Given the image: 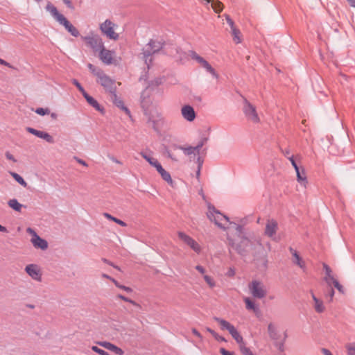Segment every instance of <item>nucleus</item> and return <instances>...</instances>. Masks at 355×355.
Instances as JSON below:
<instances>
[{
    "mask_svg": "<svg viewBox=\"0 0 355 355\" xmlns=\"http://www.w3.org/2000/svg\"><path fill=\"white\" fill-rule=\"evenodd\" d=\"M240 243H236L234 240L227 236V245L230 248H229V252L231 253V248L234 250L239 254L242 257H245L248 254L250 249L252 248V242L246 236L241 238Z\"/></svg>",
    "mask_w": 355,
    "mask_h": 355,
    "instance_id": "obj_1",
    "label": "nucleus"
},
{
    "mask_svg": "<svg viewBox=\"0 0 355 355\" xmlns=\"http://www.w3.org/2000/svg\"><path fill=\"white\" fill-rule=\"evenodd\" d=\"M164 46V43L161 41L150 40L148 44L143 48L141 54L148 68L150 67V64L152 62L151 55L162 50Z\"/></svg>",
    "mask_w": 355,
    "mask_h": 355,
    "instance_id": "obj_2",
    "label": "nucleus"
},
{
    "mask_svg": "<svg viewBox=\"0 0 355 355\" xmlns=\"http://www.w3.org/2000/svg\"><path fill=\"white\" fill-rule=\"evenodd\" d=\"M208 218L213 221L219 228L222 230H226L227 227H225V223H230V218L220 213L218 210H217L214 206L211 204L208 205V212L207 213Z\"/></svg>",
    "mask_w": 355,
    "mask_h": 355,
    "instance_id": "obj_3",
    "label": "nucleus"
},
{
    "mask_svg": "<svg viewBox=\"0 0 355 355\" xmlns=\"http://www.w3.org/2000/svg\"><path fill=\"white\" fill-rule=\"evenodd\" d=\"M81 39L85 41L94 53H98L104 46L103 39L98 34L93 31L89 32L87 36H82Z\"/></svg>",
    "mask_w": 355,
    "mask_h": 355,
    "instance_id": "obj_4",
    "label": "nucleus"
},
{
    "mask_svg": "<svg viewBox=\"0 0 355 355\" xmlns=\"http://www.w3.org/2000/svg\"><path fill=\"white\" fill-rule=\"evenodd\" d=\"M214 320L220 325V329L222 330L228 331L238 344L240 345L243 342V337L240 335L234 326L230 324L228 321L218 317H214Z\"/></svg>",
    "mask_w": 355,
    "mask_h": 355,
    "instance_id": "obj_5",
    "label": "nucleus"
},
{
    "mask_svg": "<svg viewBox=\"0 0 355 355\" xmlns=\"http://www.w3.org/2000/svg\"><path fill=\"white\" fill-rule=\"evenodd\" d=\"M147 116V123H150L153 129L157 132H160V127L164 125L165 120L162 114L157 110L146 112L144 114Z\"/></svg>",
    "mask_w": 355,
    "mask_h": 355,
    "instance_id": "obj_6",
    "label": "nucleus"
},
{
    "mask_svg": "<svg viewBox=\"0 0 355 355\" xmlns=\"http://www.w3.org/2000/svg\"><path fill=\"white\" fill-rule=\"evenodd\" d=\"M248 288L253 297L262 299L267 295V290L263 283L259 280H252L248 284Z\"/></svg>",
    "mask_w": 355,
    "mask_h": 355,
    "instance_id": "obj_7",
    "label": "nucleus"
},
{
    "mask_svg": "<svg viewBox=\"0 0 355 355\" xmlns=\"http://www.w3.org/2000/svg\"><path fill=\"white\" fill-rule=\"evenodd\" d=\"M116 25L110 19H106L99 25L101 33L110 40H117L119 37L118 33H115L114 28Z\"/></svg>",
    "mask_w": 355,
    "mask_h": 355,
    "instance_id": "obj_8",
    "label": "nucleus"
},
{
    "mask_svg": "<svg viewBox=\"0 0 355 355\" xmlns=\"http://www.w3.org/2000/svg\"><path fill=\"white\" fill-rule=\"evenodd\" d=\"M189 55L191 58V59L198 62L202 67L206 69V71L212 75V76L215 78H218V73L216 72L215 69L209 64V63L205 60L202 57L200 56L196 53L194 51H189Z\"/></svg>",
    "mask_w": 355,
    "mask_h": 355,
    "instance_id": "obj_9",
    "label": "nucleus"
},
{
    "mask_svg": "<svg viewBox=\"0 0 355 355\" xmlns=\"http://www.w3.org/2000/svg\"><path fill=\"white\" fill-rule=\"evenodd\" d=\"M97 78V82L110 94L116 92L114 80L107 76L104 71Z\"/></svg>",
    "mask_w": 355,
    "mask_h": 355,
    "instance_id": "obj_10",
    "label": "nucleus"
},
{
    "mask_svg": "<svg viewBox=\"0 0 355 355\" xmlns=\"http://www.w3.org/2000/svg\"><path fill=\"white\" fill-rule=\"evenodd\" d=\"M243 112L248 120L254 123L259 122V117L257 114L256 107L252 105L246 98L243 101Z\"/></svg>",
    "mask_w": 355,
    "mask_h": 355,
    "instance_id": "obj_11",
    "label": "nucleus"
},
{
    "mask_svg": "<svg viewBox=\"0 0 355 355\" xmlns=\"http://www.w3.org/2000/svg\"><path fill=\"white\" fill-rule=\"evenodd\" d=\"M98 58L106 65H110L113 63L115 55L114 51L107 49L105 46L98 53Z\"/></svg>",
    "mask_w": 355,
    "mask_h": 355,
    "instance_id": "obj_12",
    "label": "nucleus"
},
{
    "mask_svg": "<svg viewBox=\"0 0 355 355\" xmlns=\"http://www.w3.org/2000/svg\"><path fill=\"white\" fill-rule=\"evenodd\" d=\"M178 237L187 244L194 252L197 253L200 252L201 248L199 244L189 235L186 234L184 232H179Z\"/></svg>",
    "mask_w": 355,
    "mask_h": 355,
    "instance_id": "obj_13",
    "label": "nucleus"
},
{
    "mask_svg": "<svg viewBox=\"0 0 355 355\" xmlns=\"http://www.w3.org/2000/svg\"><path fill=\"white\" fill-rule=\"evenodd\" d=\"M277 230L278 223L277 220H275L273 218L267 220L264 231V234L266 236L274 239Z\"/></svg>",
    "mask_w": 355,
    "mask_h": 355,
    "instance_id": "obj_14",
    "label": "nucleus"
},
{
    "mask_svg": "<svg viewBox=\"0 0 355 355\" xmlns=\"http://www.w3.org/2000/svg\"><path fill=\"white\" fill-rule=\"evenodd\" d=\"M288 159L291 162L293 168H295L297 181L302 184H305L307 182V180L306 177L305 175L304 169L303 168L301 169L300 168L294 159L293 155L288 157Z\"/></svg>",
    "mask_w": 355,
    "mask_h": 355,
    "instance_id": "obj_15",
    "label": "nucleus"
},
{
    "mask_svg": "<svg viewBox=\"0 0 355 355\" xmlns=\"http://www.w3.org/2000/svg\"><path fill=\"white\" fill-rule=\"evenodd\" d=\"M269 338L274 342L282 338L283 334H281L278 326L273 323L270 322L267 327Z\"/></svg>",
    "mask_w": 355,
    "mask_h": 355,
    "instance_id": "obj_16",
    "label": "nucleus"
},
{
    "mask_svg": "<svg viewBox=\"0 0 355 355\" xmlns=\"http://www.w3.org/2000/svg\"><path fill=\"white\" fill-rule=\"evenodd\" d=\"M27 274L33 279L40 282L42 279V274L37 265L29 264L25 268Z\"/></svg>",
    "mask_w": 355,
    "mask_h": 355,
    "instance_id": "obj_17",
    "label": "nucleus"
},
{
    "mask_svg": "<svg viewBox=\"0 0 355 355\" xmlns=\"http://www.w3.org/2000/svg\"><path fill=\"white\" fill-rule=\"evenodd\" d=\"M181 114L182 117L189 122L194 121L196 116L193 107L189 105H184L182 107Z\"/></svg>",
    "mask_w": 355,
    "mask_h": 355,
    "instance_id": "obj_18",
    "label": "nucleus"
},
{
    "mask_svg": "<svg viewBox=\"0 0 355 355\" xmlns=\"http://www.w3.org/2000/svg\"><path fill=\"white\" fill-rule=\"evenodd\" d=\"M152 104V100L150 98V94L145 89L141 92V106L144 110V113L146 114V112H151L152 110H150V106Z\"/></svg>",
    "mask_w": 355,
    "mask_h": 355,
    "instance_id": "obj_19",
    "label": "nucleus"
},
{
    "mask_svg": "<svg viewBox=\"0 0 355 355\" xmlns=\"http://www.w3.org/2000/svg\"><path fill=\"white\" fill-rule=\"evenodd\" d=\"M110 100L116 107L124 111L128 116L131 117L130 111L126 106H125L123 101L118 97L116 92L110 94Z\"/></svg>",
    "mask_w": 355,
    "mask_h": 355,
    "instance_id": "obj_20",
    "label": "nucleus"
},
{
    "mask_svg": "<svg viewBox=\"0 0 355 355\" xmlns=\"http://www.w3.org/2000/svg\"><path fill=\"white\" fill-rule=\"evenodd\" d=\"M97 343L100 346L104 347L105 349H106L107 350H110V351L114 352V354H116L117 355H123L124 354V352L123 351V349H121L116 345H115L110 342L101 341V342H98Z\"/></svg>",
    "mask_w": 355,
    "mask_h": 355,
    "instance_id": "obj_21",
    "label": "nucleus"
},
{
    "mask_svg": "<svg viewBox=\"0 0 355 355\" xmlns=\"http://www.w3.org/2000/svg\"><path fill=\"white\" fill-rule=\"evenodd\" d=\"M155 168L164 181L171 186L173 185V181L170 173L162 167L159 162L155 166Z\"/></svg>",
    "mask_w": 355,
    "mask_h": 355,
    "instance_id": "obj_22",
    "label": "nucleus"
},
{
    "mask_svg": "<svg viewBox=\"0 0 355 355\" xmlns=\"http://www.w3.org/2000/svg\"><path fill=\"white\" fill-rule=\"evenodd\" d=\"M59 24L62 25L72 36L78 37L80 35V33L78 29L73 26L65 17L59 22Z\"/></svg>",
    "mask_w": 355,
    "mask_h": 355,
    "instance_id": "obj_23",
    "label": "nucleus"
},
{
    "mask_svg": "<svg viewBox=\"0 0 355 355\" xmlns=\"http://www.w3.org/2000/svg\"><path fill=\"white\" fill-rule=\"evenodd\" d=\"M289 251L293 256V263L298 266L303 270H306V266L304 261L302 260L298 252L293 248H289Z\"/></svg>",
    "mask_w": 355,
    "mask_h": 355,
    "instance_id": "obj_24",
    "label": "nucleus"
},
{
    "mask_svg": "<svg viewBox=\"0 0 355 355\" xmlns=\"http://www.w3.org/2000/svg\"><path fill=\"white\" fill-rule=\"evenodd\" d=\"M31 241L35 248L41 250H46L48 248L47 241L40 237L37 234H35V236L32 238Z\"/></svg>",
    "mask_w": 355,
    "mask_h": 355,
    "instance_id": "obj_25",
    "label": "nucleus"
},
{
    "mask_svg": "<svg viewBox=\"0 0 355 355\" xmlns=\"http://www.w3.org/2000/svg\"><path fill=\"white\" fill-rule=\"evenodd\" d=\"M46 10H49L51 15L56 19V21L59 23L62 21L64 16L60 13L58 9L51 3L47 4Z\"/></svg>",
    "mask_w": 355,
    "mask_h": 355,
    "instance_id": "obj_26",
    "label": "nucleus"
},
{
    "mask_svg": "<svg viewBox=\"0 0 355 355\" xmlns=\"http://www.w3.org/2000/svg\"><path fill=\"white\" fill-rule=\"evenodd\" d=\"M287 338V331H284L283 333L282 338L273 342L274 346L278 349L279 352H284L285 351V343Z\"/></svg>",
    "mask_w": 355,
    "mask_h": 355,
    "instance_id": "obj_27",
    "label": "nucleus"
},
{
    "mask_svg": "<svg viewBox=\"0 0 355 355\" xmlns=\"http://www.w3.org/2000/svg\"><path fill=\"white\" fill-rule=\"evenodd\" d=\"M311 297L314 302L315 311L318 313H323L325 310L323 302L318 299L313 293H311Z\"/></svg>",
    "mask_w": 355,
    "mask_h": 355,
    "instance_id": "obj_28",
    "label": "nucleus"
},
{
    "mask_svg": "<svg viewBox=\"0 0 355 355\" xmlns=\"http://www.w3.org/2000/svg\"><path fill=\"white\" fill-rule=\"evenodd\" d=\"M322 266H323V269L324 270V272H325V277H324V281L327 283L328 286H331V279H333L334 278V276L331 275V272H332L331 269L325 263H324L322 264Z\"/></svg>",
    "mask_w": 355,
    "mask_h": 355,
    "instance_id": "obj_29",
    "label": "nucleus"
},
{
    "mask_svg": "<svg viewBox=\"0 0 355 355\" xmlns=\"http://www.w3.org/2000/svg\"><path fill=\"white\" fill-rule=\"evenodd\" d=\"M84 98L86 99L87 102L94 109L100 112L103 111V109L101 107L97 101L94 99L92 96L87 94L86 95H85Z\"/></svg>",
    "mask_w": 355,
    "mask_h": 355,
    "instance_id": "obj_30",
    "label": "nucleus"
},
{
    "mask_svg": "<svg viewBox=\"0 0 355 355\" xmlns=\"http://www.w3.org/2000/svg\"><path fill=\"white\" fill-rule=\"evenodd\" d=\"M244 302L245 303L247 309L252 310L254 313H257L259 311V307L255 305L254 302L250 297H245L244 299Z\"/></svg>",
    "mask_w": 355,
    "mask_h": 355,
    "instance_id": "obj_31",
    "label": "nucleus"
},
{
    "mask_svg": "<svg viewBox=\"0 0 355 355\" xmlns=\"http://www.w3.org/2000/svg\"><path fill=\"white\" fill-rule=\"evenodd\" d=\"M202 2H204L206 4H209L211 3V6L214 8L216 12H220L222 10V5L220 1H214V0H200Z\"/></svg>",
    "mask_w": 355,
    "mask_h": 355,
    "instance_id": "obj_32",
    "label": "nucleus"
},
{
    "mask_svg": "<svg viewBox=\"0 0 355 355\" xmlns=\"http://www.w3.org/2000/svg\"><path fill=\"white\" fill-rule=\"evenodd\" d=\"M8 205L10 207L16 211H21V207H23V205L19 203L18 200L15 198L10 199L8 202Z\"/></svg>",
    "mask_w": 355,
    "mask_h": 355,
    "instance_id": "obj_33",
    "label": "nucleus"
},
{
    "mask_svg": "<svg viewBox=\"0 0 355 355\" xmlns=\"http://www.w3.org/2000/svg\"><path fill=\"white\" fill-rule=\"evenodd\" d=\"M176 148L182 150L186 155H191L193 154L196 155L197 154V150L193 146L183 147L178 146Z\"/></svg>",
    "mask_w": 355,
    "mask_h": 355,
    "instance_id": "obj_34",
    "label": "nucleus"
},
{
    "mask_svg": "<svg viewBox=\"0 0 355 355\" xmlns=\"http://www.w3.org/2000/svg\"><path fill=\"white\" fill-rule=\"evenodd\" d=\"M140 155L145 160H146L149 163L150 166L153 167H155L159 163L157 159L151 157L150 155H147L144 152H141Z\"/></svg>",
    "mask_w": 355,
    "mask_h": 355,
    "instance_id": "obj_35",
    "label": "nucleus"
},
{
    "mask_svg": "<svg viewBox=\"0 0 355 355\" xmlns=\"http://www.w3.org/2000/svg\"><path fill=\"white\" fill-rule=\"evenodd\" d=\"M140 155L145 160H146L149 163L150 166L153 167H155L159 163L157 159L151 157L150 155H147L144 152H141Z\"/></svg>",
    "mask_w": 355,
    "mask_h": 355,
    "instance_id": "obj_36",
    "label": "nucleus"
},
{
    "mask_svg": "<svg viewBox=\"0 0 355 355\" xmlns=\"http://www.w3.org/2000/svg\"><path fill=\"white\" fill-rule=\"evenodd\" d=\"M140 155L145 160H146L149 163L150 166L153 167H155L159 163L157 159L151 157L150 155H147L144 152H141Z\"/></svg>",
    "mask_w": 355,
    "mask_h": 355,
    "instance_id": "obj_37",
    "label": "nucleus"
},
{
    "mask_svg": "<svg viewBox=\"0 0 355 355\" xmlns=\"http://www.w3.org/2000/svg\"><path fill=\"white\" fill-rule=\"evenodd\" d=\"M10 174L12 175V177L15 179V180L18 182L20 185H21L24 187H27L26 182L24 180V178L19 175L18 173L10 171Z\"/></svg>",
    "mask_w": 355,
    "mask_h": 355,
    "instance_id": "obj_38",
    "label": "nucleus"
},
{
    "mask_svg": "<svg viewBox=\"0 0 355 355\" xmlns=\"http://www.w3.org/2000/svg\"><path fill=\"white\" fill-rule=\"evenodd\" d=\"M87 67L90 70V71L97 78L99 76H101V74L103 72V71L101 68L97 67L91 63H89L87 64Z\"/></svg>",
    "mask_w": 355,
    "mask_h": 355,
    "instance_id": "obj_39",
    "label": "nucleus"
},
{
    "mask_svg": "<svg viewBox=\"0 0 355 355\" xmlns=\"http://www.w3.org/2000/svg\"><path fill=\"white\" fill-rule=\"evenodd\" d=\"M104 216L105 218L115 222L116 224L121 225V227L126 226V223L124 221L112 216V215H110L108 213H104Z\"/></svg>",
    "mask_w": 355,
    "mask_h": 355,
    "instance_id": "obj_40",
    "label": "nucleus"
},
{
    "mask_svg": "<svg viewBox=\"0 0 355 355\" xmlns=\"http://www.w3.org/2000/svg\"><path fill=\"white\" fill-rule=\"evenodd\" d=\"M229 224L230 225H236V233H237V236L239 237L243 238V236H245L244 235L243 227L241 225L236 224V223H234V222H230Z\"/></svg>",
    "mask_w": 355,
    "mask_h": 355,
    "instance_id": "obj_41",
    "label": "nucleus"
},
{
    "mask_svg": "<svg viewBox=\"0 0 355 355\" xmlns=\"http://www.w3.org/2000/svg\"><path fill=\"white\" fill-rule=\"evenodd\" d=\"M324 296L327 298H329V302H331L334 299L335 291L334 288L331 286H328L327 291L324 292Z\"/></svg>",
    "mask_w": 355,
    "mask_h": 355,
    "instance_id": "obj_42",
    "label": "nucleus"
},
{
    "mask_svg": "<svg viewBox=\"0 0 355 355\" xmlns=\"http://www.w3.org/2000/svg\"><path fill=\"white\" fill-rule=\"evenodd\" d=\"M239 348H240V350H241V352L243 354V355H254L252 351L250 349V348L247 347L245 346V344L244 343V342H243L242 343H241L239 345Z\"/></svg>",
    "mask_w": 355,
    "mask_h": 355,
    "instance_id": "obj_43",
    "label": "nucleus"
},
{
    "mask_svg": "<svg viewBox=\"0 0 355 355\" xmlns=\"http://www.w3.org/2000/svg\"><path fill=\"white\" fill-rule=\"evenodd\" d=\"M232 30V34L233 35V40L236 43L239 44L241 42V39L239 37L240 31L236 28H234Z\"/></svg>",
    "mask_w": 355,
    "mask_h": 355,
    "instance_id": "obj_44",
    "label": "nucleus"
},
{
    "mask_svg": "<svg viewBox=\"0 0 355 355\" xmlns=\"http://www.w3.org/2000/svg\"><path fill=\"white\" fill-rule=\"evenodd\" d=\"M26 130V131L28 132H29V133H31V134H32V135H35V136H36V137H37L39 138L41 137V136H42V133L44 132V131L37 130H36V129H35L33 128H31V127H27Z\"/></svg>",
    "mask_w": 355,
    "mask_h": 355,
    "instance_id": "obj_45",
    "label": "nucleus"
},
{
    "mask_svg": "<svg viewBox=\"0 0 355 355\" xmlns=\"http://www.w3.org/2000/svg\"><path fill=\"white\" fill-rule=\"evenodd\" d=\"M332 284L340 293H344L345 291L343 286L335 278L331 279V285Z\"/></svg>",
    "mask_w": 355,
    "mask_h": 355,
    "instance_id": "obj_46",
    "label": "nucleus"
},
{
    "mask_svg": "<svg viewBox=\"0 0 355 355\" xmlns=\"http://www.w3.org/2000/svg\"><path fill=\"white\" fill-rule=\"evenodd\" d=\"M347 355H355V343L346 345Z\"/></svg>",
    "mask_w": 355,
    "mask_h": 355,
    "instance_id": "obj_47",
    "label": "nucleus"
},
{
    "mask_svg": "<svg viewBox=\"0 0 355 355\" xmlns=\"http://www.w3.org/2000/svg\"><path fill=\"white\" fill-rule=\"evenodd\" d=\"M112 282L119 288H121V289H122V290H123V291H126L128 293H132V289L130 287L125 286L120 284L116 279H112Z\"/></svg>",
    "mask_w": 355,
    "mask_h": 355,
    "instance_id": "obj_48",
    "label": "nucleus"
},
{
    "mask_svg": "<svg viewBox=\"0 0 355 355\" xmlns=\"http://www.w3.org/2000/svg\"><path fill=\"white\" fill-rule=\"evenodd\" d=\"M40 138L44 139L46 141L50 144H53L54 142L53 137L46 132H43Z\"/></svg>",
    "mask_w": 355,
    "mask_h": 355,
    "instance_id": "obj_49",
    "label": "nucleus"
},
{
    "mask_svg": "<svg viewBox=\"0 0 355 355\" xmlns=\"http://www.w3.org/2000/svg\"><path fill=\"white\" fill-rule=\"evenodd\" d=\"M72 83L73 85L76 86V87L78 89V90L81 92L83 96L86 95L87 93L85 90V89L82 87V85L80 84V83L76 79H73Z\"/></svg>",
    "mask_w": 355,
    "mask_h": 355,
    "instance_id": "obj_50",
    "label": "nucleus"
},
{
    "mask_svg": "<svg viewBox=\"0 0 355 355\" xmlns=\"http://www.w3.org/2000/svg\"><path fill=\"white\" fill-rule=\"evenodd\" d=\"M207 140L208 139L207 137H203L198 143L197 146H195L196 149L197 150V155H199L200 150L207 143Z\"/></svg>",
    "mask_w": 355,
    "mask_h": 355,
    "instance_id": "obj_51",
    "label": "nucleus"
},
{
    "mask_svg": "<svg viewBox=\"0 0 355 355\" xmlns=\"http://www.w3.org/2000/svg\"><path fill=\"white\" fill-rule=\"evenodd\" d=\"M117 297L121 299V300H123V301H125V302H129V303L132 304L134 306L139 307V304H137L136 302H135L134 300H130V299L125 297L124 295H123L121 294H119L117 295Z\"/></svg>",
    "mask_w": 355,
    "mask_h": 355,
    "instance_id": "obj_52",
    "label": "nucleus"
},
{
    "mask_svg": "<svg viewBox=\"0 0 355 355\" xmlns=\"http://www.w3.org/2000/svg\"><path fill=\"white\" fill-rule=\"evenodd\" d=\"M35 113L41 116H44L50 113L49 108L38 107L35 110Z\"/></svg>",
    "mask_w": 355,
    "mask_h": 355,
    "instance_id": "obj_53",
    "label": "nucleus"
},
{
    "mask_svg": "<svg viewBox=\"0 0 355 355\" xmlns=\"http://www.w3.org/2000/svg\"><path fill=\"white\" fill-rule=\"evenodd\" d=\"M204 279L207 282V284L209 286V287L213 288L215 286L216 284L214 280L209 275H205Z\"/></svg>",
    "mask_w": 355,
    "mask_h": 355,
    "instance_id": "obj_54",
    "label": "nucleus"
},
{
    "mask_svg": "<svg viewBox=\"0 0 355 355\" xmlns=\"http://www.w3.org/2000/svg\"><path fill=\"white\" fill-rule=\"evenodd\" d=\"M92 349L94 352L98 353L100 355H107V352H105V350L98 347L97 346H92Z\"/></svg>",
    "mask_w": 355,
    "mask_h": 355,
    "instance_id": "obj_55",
    "label": "nucleus"
},
{
    "mask_svg": "<svg viewBox=\"0 0 355 355\" xmlns=\"http://www.w3.org/2000/svg\"><path fill=\"white\" fill-rule=\"evenodd\" d=\"M102 261H103L104 263H107V264H108V265H110V266H111L114 267V268H116V269H117V270H120V268H119V266H117L114 265L112 262L110 261H109V260H107V259L103 258V259H102Z\"/></svg>",
    "mask_w": 355,
    "mask_h": 355,
    "instance_id": "obj_56",
    "label": "nucleus"
},
{
    "mask_svg": "<svg viewBox=\"0 0 355 355\" xmlns=\"http://www.w3.org/2000/svg\"><path fill=\"white\" fill-rule=\"evenodd\" d=\"M226 275L228 276V277H234L235 275V270L234 268L232 267H230L227 272H226Z\"/></svg>",
    "mask_w": 355,
    "mask_h": 355,
    "instance_id": "obj_57",
    "label": "nucleus"
},
{
    "mask_svg": "<svg viewBox=\"0 0 355 355\" xmlns=\"http://www.w3.org/2000/svg\"><path fill=\"white\" fill-rule=\"evenodd\" d=\"M165 154L167 155L168 157L171 159L173 161H178L177 158L173 156V155L171 153V151L168 149L165 150Z\"/></svg>",
    "mask_w": 355,
    "mask_h": 355,
    "instance_id": "obj_58",
    "label": "nucleus"
},
{
    "mask_svg": "<svg viewBox=\"0 0 355 355\" xmlns=\"http://www.w3.org/2000/svg\"><path fill=\"white\" fill-rule=\"evenodd\" d=\"M226 20H227V24L230 25V26L231 27V29L234 28H236L234 26V21L233 20L229 17V16H227L226 17Z\"/></svg>",
    "mask_w": 355,
    "mask_h": 355,
    "instance_id": "obj_59",
    "label": "nucleus"
},
{
    "mask_svg": "<svg viewBox=\"0 0 355 355\" xmlns=\"http://www.w3.org/2000/svg\"><path fill=\"white\" fill-rule=\"evenodd\" d=\"M6 157L8 159H9V160L12 161L13 162H17V160H16V159L14 157V156H13L12 154H10L9 152L6 153Z\"/></svg>",
    "mask_w": 355,
    "mask_h": 355,
    "instance_id": "obj_60",
    "label": "nucleus"
},
{
    "mask_svg": "<svg viewBox=\"0 0 355 355\" xmlns=\"http://www.w3.org/2000/svg\"><path fill=\"white\" fill-rule=\"evenodd\" d=\"M0 64H2V65H4V66H6L9 68H13V67L8 62H6V60L0 58Z\"/></svg>",
    "mask_w": 355,
    "mask_h": 355,
    "instance_id": "obj_61",
    "label": "nucleus"
},
{
    "mask_svg": "<svg viewBox=\"0 0 355 355\" xmlns=\"http://www.w3.org/2000/svg\"><path fill=\"white\" fill-rule=\"evenodd\" d=\"M220 353L222 354V355H233L232 353H231L230 352L226 350L224 348H220Z\"/></svg>",
    "mask_w": 355,
    "mask_h": 355,
    "instance_id": "obj_62",
    "label": "nucleus"
},
{
    "mask_svg": "<svg viewBox=\"0 0 355 355\" xmlns=\"http://www.w3.org/2000/svg\"><path fill=\"white\" fill-rule=\"evenodd\" d=\"M196 162L198 164V167L202 168L203 164V159L200 156H198Z\"/></svg>",
    "mask_w": 355,
    "mask_h": 355,
    "instance_id": "obj_63",
    "label": "nucleus"
},
{
    "mask_svg": "<svg viewBox=\"0 0 355 355\" xmlns=\"http://www.w3.org/2000/svg\"><path fill=\"white\" fill-rule=\"evenodd\" d=\"M282 153L284 154V155L285 157H286L287 158L288 157L291 156V155H291V151H290V150L288 148H286V149L282 150Z\"/></svg>",
    "mask_w": 355,
    "mask_h": 355,
    "instance_id": "obj_64",
    "label": "nucleus"
}]
</instances>
